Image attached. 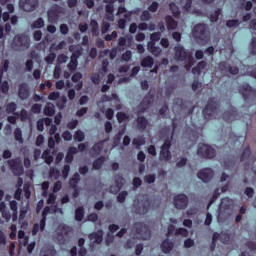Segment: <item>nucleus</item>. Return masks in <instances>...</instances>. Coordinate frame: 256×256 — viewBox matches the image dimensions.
<instances>
[{
    "instance_id": "40",
    "label": "nucleus",
    "mask_w": 256,
    "mask_h": 256,
    "mask_svg": "<svg viewBox=\"0 0 256 256\" xmlns=\"http://www.w3.org/2000/svg\"><path fill=\"white\" fill-rule=\"evenodd\" d=\"M57 255V250H55L54 247H49L46 250H43L40 254V256H56Z\"/></svg>"
},
{
    "instance_id": "37",
    "label": "nucleus",
    "mask_w": 256,
    "mask_h": 256,
    "mask_svg": "<svg viewBox=\"0 0 256 256\" xmlns=\"http://www.w3.org/2000/svg\"><path fill=\"white\" fill-rule=\"evenodd\" d=\"M41 158L44 159V161H45V163H47V165H51V163H53V157L49 153V150H44Z\"/></svg>"
},
{
    "instance_id": "27",
    "label": "nucleus",
    "mask_w": 256,
    "mask_h": 256,
    "mask_svg": "<svg viewBox=\"0 0 256 256\" xmlns=\"http://www.w3.org/2000/svg\"><path fill=\"white\" fill-rule=\"evenodd\" d=\"M49 213V207H45L42 212V219L40 220V231H45L47 225V214Z\"/></svg>"
},
{
    "instance_id": "35",
    "label": "nucleus",
    "mask_w": 256,
    "mask_h": 256,
    "mask_svg": "<svg viewBox=\"0 0 256 256\" xmlns=\"http://www.w3.org/2000/svg\"><path fill=\"white\" fill-rule=\"evenodd\" d=\"M155 96L153 95H146L143 100L140 102L141 105L146 106L148 109L151 107V104L153 103V99Z\"/></svg>"
},
{
    "instance_id": "36",
    "label": "nucleus",
    "mask_w": 256,
    "mask_h": 256,
    "mask_svg": "<svg viewBox=\"0 0 256 256\" xmlns=\"http://www.w3.org/2000/svg\"><path fill=\"white\" fill-rule=\"evenodd\" d=\"M224 167L226 170L233 169L235 167V159L230 157L225 158Z\"/></svg>"
},
{
    "instance_id": "57",
    "label": "nucleus",
    "mask_w": 256,
    "mask_h": 256,
    "mask_svg": "<svg viewBox=\"0 0 256 256\" xmlns=\"http://www.w3.org/2000/svg\"><path fill=\"white\" fill-rule=\"evenodd\" d=\"M157 179V176L155 174H149L144 177L145 183H148L151 185L155 180Z\"/></svg>"
},
{
    "instance_id": "51",
    "label": "nucleus",
    "mask_w": 256,
    "mask_h": 256,
    "mask_svg": "<svg viewBox=\"0 0 256 256\" xmlns=\"http://www.w3.org/2000/svg\"><path fill=\"white\" fill-rule=\"evenodd\" d=\"M118 123H123V121H127L129 119V116L125 112H118L116 114Z\"/></svg>"
},
{
    "instance_id": "38",
    "label": "nucleus",
    "mask_w": 256,
    "mask_h": 256,
    "mask_svg": "<svg viewBox=\"0 0 256 256\" xmlns=\"http://www.w3.org/2000/svg\"><path fill=\"white\" fill-rule=\"evenodd\" d=\"M249 157H251V147L247 146L241 154L240 161H248Z\"/></svg>"
},
{
    "instance_id": "4",
    "label": "nucleus",
    "mask_w": 256,
    "mask_h": 256,
    "mask_svg": "<svg viewBox=\"0 0 256 256\" xmlns=\"http://www.w3.org/2000/svg\"><path fill=\"white\" fill-rule=\"evenodd\" d=\"M132 231H134L135 235L139 236V239H143L144 241L151 239V230L143 222H135Z\"/></svg>"
},
{
    "instance_id": "1",
    "label": "nucleus",
    "mask_w": 256,
    "mask_h": 256,
    "mask_svg": "<svg viewBox=\"0 0 256 256\" xmlns=\"http://www.w3.org/2000/svg\"><path fill=\"white\" fill-rule=\"evenodd\" d=\"M192 35L197 41L202 43V45H207V43H209L211 39L209 27H207V25L203 23L194 26L192 30Z\"/></svg>"
},
{
    "instance_id": "22",
    "label": "nucleus",
    "mask_w": 256,
    "mask_h": 256,
    "mask_svg": "<svg viewBox=\"0 0 256 256\" xmlns=\"http://www.w3.org/2000/svg\"><path fill=\"white\" fill-rule=\"evenodd\" d=\"M136 123L137 128L139 129V131H142V133L146 131L147 127L149 126V120H147L145 116H138L136 118Z\"/></svg>"
},
{
    "instance_id": "19",
    "label": "nucleus",
    "mask_w": 256,
    "mask_h": 256,
    "mask_svg": "<svg viewBox=\"0 0 256 256\" xmlns=\"http://www.w3.org/2000/svg\"><path fill=\"white\" fill-rule=\"evenodd\" d=\"M106 142L107 140H101L99 142H96L93 147L90 148V155L92 157H97L101 155V151H103V145H105Z\"/></svg>"
},
{
    "instance_id": "15",
    "label": "nucleus",
    "mask_w": 256,
    "mask_h": 256,
    "mask_svg": "<svg viewBox=\"0 0 256 256\" xmlns=\"http://www.w3.org/2000/svg\"><path fill=\"white\" fill-rule=\"evenodd\" d=\"M197 177L204 183H209L215 177V171L211 168H204L198 172Z\"/></svg>"
},
{
    "instance_id": "25",
    "label": "nucleus",
    "mask_w": 256,
    "mask_h": 256,
    "mask_svg": "<svg viewBox=\"0 0 256 256\" xmlns=\"http://www.w3.org/2000/svg\"><path fill=\"white\" fill-rule=\"evenodd\" d=\"M165 22H166L168 31H173L177 29V21H175V19H173L171 15H167L165 17Z\"/></svg>"
},
{
    "instance_id": "43",
    "label": "nucleus",
    "mask_w": 256,
    "mask_h": 256,
    "mask_svg": "<svg viewBox=\"0 0 256 256\" xmlns=\"http://www.w3.org/2000/svg\"><path fill=\"white\" fill-rule=\"evenodd\" d=\"M14 115H16L17 117H20L21 121H27V119H29V113L25 109H22L20 113L19 112L14 113Z\"/></svg>"
},
{
    "instance_id": "7",
    "label": "nucleus",
    "mask_w": 256,
    "mask_h": 256,
    "mask_svg": "<svg viewBox=\"0 0 256 256\" xmlns=\"http://www.w3.org/2000/svg\"><path fill=\"white\" fill-rule=\"evenodd\" d=\"M71 233V227L66 224H60L57 228L56 239L60 245H65L67 237Z\"/></svg>"
},
{
    "instance_id": "56",
    "label": "nucleus",
    "mask_w": 256,
    "mask_h": 256,
    "mask_svg": "<svg viewBox=\"0 0 256 256\" xmlns=\"http://www.w3.org/2000/svg\"><path fill=\"white\" fill-rule=\"evenodd\" d=\"M62 139H64V141H72L73 134L71 133V131L66 130L62 133Z\"/></svg>"
},
{
    "instance_id": "23",
    "label": "nucleus",
    "mask_w": 256,
    "mask_h": 256,
    "mask_svg": "<svg viewBox=\"0 0 256 256\" xmlns=\"http://www.w3.org/2000/svg\"><path fill=\"white\" fill-rule=\"evenodd\" d=\"M147 47L148 51L152 53L154 57H161V53H163V51L159 48V46L155 45V42H148Z\"/></svg>"
},
{
    "instance_id": "60",
    "label": "nucleus",
    "mask_w": 256,
    "mask_h": 256,
    "mask_svg": "<svg viewBox=\"0 0 256 256\" xmlns=\"http://www.w3.org/2000/svg\"><path fill=\"white\" fill-rule=\"evenodd\" d=\"M195 245V240L191 239V238H187L184 241V247L185 249H191V247H194Z\"/></svg>"
},
{
    "instance_id": "42",
    "label": "nucleus",
    "mask_w": 256,
    "mask_h": 256,
    "mask_svg": "<svg viewBox=\"0 0 256 256\" xmlns=\"http://www.w3.org/2000/svg\"><path fill=\"white\" fill-rule=\"evenodd\" d=\"M79 181H81V176L79 175V173H75L70 179L71 187L73 188L77 187V184L79 183Z\"/></svg>"
},
{
    "instance_id": "8",
    "label": "nucleus",
    "mask_w": 256,
    "mask_h": 256,
    "mask_svg": "<svg viewBox=\"0 0 256 256\" xmlns=\"http://www.w3.org/2000/svg\"><path fill=\"white\" fill-rule=\"evenodd\" d=\"M169 149H171V140L167 138L160 148V161H171L173 156L171 155V150Z\"/></svg>"
},
{
    "instance_id": "28",
    "label": "nucleus",
    "mask_w": 256,
    "mask_h": 256,
    "mask_svg": "<svg viewBox=\"0 0 256 256\" xmlns=\"http://www.w3.org/2000/svg\"><path fill=\"white\" fill-rule=\"evenodd\" d=\"M169 10L171 11L173 17H175V19H179V17H181V11L179 10V6H177V4H175V2H171L169 4Z\"/></svg>"
},
{
    "instance_id": "47",
    "label": "nucleus",
    "mask_w": 256,
    "mask_h": 256,
    "mask_svg": "<svg viewBox=\"0 0 256 256\" xmlns=\"http://www.w3.org/2000/svg\"><path fill=\"white\" fill-rule=\"evenodd\" d=\"M33 29H43L45 27V21L43 18H38L33 24H32Z\"/></svg>"
},
{
    "instance_id": "13",
    "label": "nucleus",
    "mask_w": 256,
    "mask_h": 256,
    "mask_svg": "<svg viewBox=\"0 0 256 256\" xmlns=\"http://www.w3.org/2000/svg\"><path fill=\"white\" fill-rule=\"evenodd\" d=\"M189 205V197L185 194H177L174 197V207L176 209H187V206Z\"/></svg>"
},
{
    "instance_id": "14",
    "label": "nucleus",
    "mask_w": 256,
    "mask_h": 256,
    "mask_svg": "<svg viewBox=\"0 0 256 256\" xmlns=\"http://www.w3.org/2000/svg\"><path fill=\"white\" fill-rule=\"evenodd\" d=\"M39 5V0H20L19 7L26 11V13H31V11H35L37 6Z\"/></svg>"
},
{
    "instance_id": "33",
    "label": "nucleus",
    "mask_w": 256,
    "mask_h": 256,
    "mask_svg": "<svg viewBox=\"0 0 256 256\" xmlns=\"http://www.w3.org/2000/svg\"><path fill=\"white\" fill-rule=\"evenodd\" d=\"M145 143H146L145 136H140L132 140V144L134 145V147H136V149H139V147H141L142 145H145Z\"/></svg>"
},
{
    "instance_id": "18",
    "label": "nucleus",
    "mask_w": 256,
    "mask_h": 256,
    "mask_svg": "<svg viewBox=\"0 0 256 256\" xmlns=\"http://www.w3.org/2000/svg\"><path fill=\"white\" fill-rule=\"evenodd\" d=\"M115 186H111L110 189L112 193H119L121 189H123V185H125V178L121 175H116L114 180Z\"/></svg>"
},
{
    "instance_id": "41",
    "label": "nucleus",
    "mask_w": 256,
    "mask_h": 256,
    "mask_svg": "<svg viewBox=\"0 0 256 256\" xmlns=\"http://www.w3.org/2000/svg\"><path fill=\"white\" fill-rule=\"evenodd\" d=\"M229 65L226 61H222L218 64V69L221 71V73H229Z\"/></svg>"
},
{
    "instance_id": "26",
    "label": "nucleus",
    "mask_w": 256,
    "mask_h": 256,
    "mask_svg": "<svg viewBox=\"0 0 256 256\" xmlns=\"http://www.w3.org/2000/svg\"><path fill=\"white\" fill-rule=\"evenodd\" d=\"M141 67H147L148 69H151L153 65H155V59L151 56L144 57L140 62Z\"/></svg>"
},
{
    "instance_id": "58",
    "label": "nucleus",
    "mask_w": 256,
    "mask_h": 256,
    "mask_svg": "<svg viewBox=\"0 0 256 256\" xmlns=\"http://www.w3.org/2000/svg\"><path fill=\"white\" fill-rule=\"evenodd\" d=\"M175 235H182V237H187L189 235V231L187 228H178L175 231Z\"/></svg>"
},
{
    "instance_id": "6",
    "label": "nucleus",
    "mask_w": 256,
    "mask_h": 256,
    "mask_svg": "<svg viewBox=\"0 0 256 256\" xmlns=\"http://www.w3.org/2000/svg\"><path fill=\"white\" fill-rule=\"evenodd\" d=\"M197 154L199 155V157H203V159H214L216 152L213 147L205 143H200L198 145Z\"/></svg>"
},
{
    "instance_id": "44",
    "label": "nucleus",
    "mask_w": 256,
    "mask_h": 256,
    "mask_svg": "<svg viewBox=\"0 0 256 256\" xmlns=\"http://www.w3.org/2000/svg\"><path fill=\"white\" fill-rule=\"evenodd\" d=\"M1 92L4 95H7V93H9V82L7 80H4L2 83H0V93Z\"/></svg>"
},
{
    "instance_id": "52",
    "label": "nucleus",
    "mask_w": 256,
    "mask_h": 256,
    "mask_svg": "<svg viewBox=\"0 0 256 256\" xmlns=\"http://www.w3.org/2000/svg\"><path fill=\"white\" fill-rule=\"evenodd\" d=\"M129 193L127 191H122L117 196L118 203H125V199H127V196Z\"/></svg>"
},
{
    "instance_id": "55",
    "label": "nucleus",
    "mask_w": 256,
    "mask_h": 256,
    "mask_svg": "<svg viewBox=\"0 0 256 256\" xmlns=\"http://www.w3.org/2000/svg\"><path fill=\"white\" fill-rule=\"evenodd\" d=\"M157 9H159V2L154 1L148 6V11L151 13H157Z\"/></svg>"
},
{
    "instance_id": "29",
    "label": "nucleus",
    "mask_w": 256,
    "mask_h": 256,
    "mask_svg": "<svg viewBox=\"0 0 256 256\" xmlns=\"http://www.w3.org/2000/svg\"><path fill=\"white\" fill-rule=\"evenodd\" d=\"M59 21V13L57 10L51 9L48 11V22L49 23H57Z\"/></svg>"
},
{
    "instance_id": "54",
    "label": "nucleus",
    "mask_w": 256,
    "mask_h": 256,
    "mask_svg": "<svg viewBox=\"0 0 256 256\" xmlns=\"http://www.w3.org/2000/svg\"><path fill=\"white\" fill-rule=\"evenodd\" d=\"M141 21H151V13L149 10H144L140 16Z\"/></svg>"
},
{
    "instance_id": "30",
    "label": "nucleus",
    "mask_w": 256,
    "mask_h": 256,
    "mask_svg": "<svg viewBox=\"0 0 256 256\" xmlns=\"http://www.w3.org/2000/svg\"><path fill=\"white\" fill-rule=\"evenodd\" d=\"M104 164H105V158L104 156H100L96 160H94L92 164V169H94L95 171H99V169H101Z\"/></svg>"
},
{
    "instance_id": "49",
    "label": "nucleus",
    "mask_w": 256,
    "mask_h": 256,
    "mask_svg": "<svg viewBox=\"0 0 256 256\" xmlns=\"http://www.w3.org/2000/svg\"><path fill=\"white\" fill-rule=\"evenodd\" d=\"M14 137L18 141V143H23V132L21 131V128L15 129Z\"/></svg>"
},
{
    "instance_id": "59",
    "label": "nucleus",
    "mask_w": 256,
    "mask_h": 256,
    "mask_svg": "<svg viewBox=\"0 0 256 256\" xmlns=\"http://www.w3.org/2000/svg\"><path fill=\"white\" fill-rule=\"evenodd\" d=\"M77 125H79V120L74 119L67 123V129L73 131V129H77Z\"/></svg>"
},
{
    "instance_id": "34",
    "label": "nucleus",
    "mask_w": 256,
    "mask_h": 256,
    "mask_svg": "<svg viewBox=\"0 0 256 256\" xmlns=\"http://www.w3.org/2000/svg\"><path fill=\"white\" fill-rule=\"evenodd\" d=\"M44 115L53 117L55 115V106L53 104L46 105L44 108Z\"/></svg>"
},
{
    "instance_id": "16",
    "label": "nucleus",
    "mask_w": 256,
    "mask_h": 256,
    "mask_svg": "<svg viewBox=\"0 0 256 256\" xmlns=\"http://www.w3.org/2000/svg\"><path fill=\"white\" fill-rule=\"evenodd\" d=\"M222 117L226 123H233V121L237 120L239 117V112H237V108L231 106L229 110H226Z\"/></svg>"
},
{
    "instance_id": "17",
    "label": "nucleus",
    "mask_w": 256,
    "mask_h": 256,
    "mask_svg": "<svg viewBox=\"0 0 256 256\" xmlns=\"http://www.w3.org/2000/svg\"><path fill=\"white\" fill-rule=\"evenodd\" d=\"M79 55H81V51L77 50L76 52H73L70 57V63L67 65L68 70L70 73H75L77 71V67L79 66Z\"/></svg>"
},
{
    "instance_id": "32",
    "label": "nucleus",
    "mask_w": 256,
    "mask_h": 256,
    "mask_svg": "<svg viewBox=\"0 0 256 256\" xmlns=\"http://www.w3.org/2000/svg\"><path fill=\"white\" fill-rule=\"evenodd\" d=\"M84 218H85V208L83 206H80L75 210V220L81 222L83 221Z\"/></svg>"
},
{
    "instance_id": "48",
    "label": "nucleus",
    "mask_w": 256,
    "mask_h": 256,
    "mask_svg": "<svg viewBox=\"0 0 256 256\" xmlns=\"http://www.w3.org/2000/svg\"><path fill=\"white\" fill-rule=\"evenodd\" d=\"M220 241L221 243H223L224 245H229L230 241H231V235H229V233H222L220 235Z\"/></svg>"
},
{
    "instance_id": "62",
    "label": "nucleus",
    "mask_w": 256,
    "mask_h": 256,
    "mask_svg": "<svg viewBox=\"0 0 256 256\" xmlns=\"http://www.w3.org/2000/svg\"><path fill=\"white\" fill-rule=\"evenodd\" d=\"M50 177H55V179H59V177H61V171L53 167L50 168Z\"/></svg>"
},
{
    "instance_id": "64",
    "label": "nucleus",
    "mask_w": 256,
    "mask_h": 256,
    "mask_svg": "<svg viewBox=\"0 0 256 256\" xmlns=\"http://www.w3.org/2000/svg\"><path fill=\"white\" fill-rule=\"evenodd\" d=\"M41 107V104H33L31 107L32 113L39 115V113H41Z\"/></svg>"
},
{
    "instance_id": "39",
    "label": "nucleus",
    "mask_w": 256,
    "mask_h": 256,
    "mask_svg": "<svg viewBox=\"0 0 256 256\" xmlns=\"http://www.w3.org/2000/svg\"><path fill=\"white\" fill-rule=\"evenodd\" d=\"M74 140L78 143H82V141H85V132L82 130H77L74 134Z\"/></svg>"
},
{
    "instance_id": "63",
    "label": "nucleus",
    "mask_w": 256,
    "mask_h": 256,
    "mask_svg": "<svg viewBox=\"0 0 256 256\" xmlns=\"http://www.w3.org/2000/svg\"><path fill=\"white\" fill-rule=\"evenodd\" d=\"M226 27H229V29L233 27H239V20H228L226 22Z\"/></svg>"
},
{
    "instance_id": "50",
    "label": "nucleus",
    "mask_w": 256,
    "mask_h": 256,
    "mask_svg": "<svg viewBox=\"0 0 256 256\" xmlns=\"http://www.w3.org/2000/svg\"><path fill=\"white\" fill-rule=\"evenodd\" d=\"M69 173H71V166L69 164H65L62 169V177L67 179L69 177Z\"/></svg>"
},
{
    "instance_id": "20",
    "label": "nucleus",
    "mask_w": 256,
    "mask_h": 256,
    "mask_svg": "<svg viewBox=\"0 0 256 256\" xmlns=\"http://www.w3.org/2000/svg\"><path fill=\"white\" fill-rule=\"evenodd\" d=\"M18 97L22 100L25 101L29 99V86L27 83H21L18 88Z\"/></svg>"
},
{
    "instance_id": "10",
    "label": "nucleus",
    "mask_w": 256,
    "mask_h": 256,
    "mask_svg": "<svg viewBox=\"0 0 256 256\" xmlns=\"http://www.w3.org/2000/svg\"><path fill=\"white\" fill-rule=\"evenodd\" d=\"M151 207V200L146 199L144 201L134 202V209L137 215H147Z\"/></svg>"
},
{
    "instance_id": "21",
    "label": "nucleus",
    "mask_w": 256,
    "mask_h": 256,
    "mask_svg": "<svg viewBox=\"0 0 256 256\" xmlns=\"http://www.w3.org/2000/svg\"><path fill=\"white\" fill-rule=\"evenodd\" d=\"M90 241H93L96 245H101L103 243V230H98L89 234Z\"/></svg>"
},
{
    "instance_id": "2",
    "label": "nucleus",
    "mask_w": 256,
    "mask_h": 256,
    "mask_svg": "<svg viewBox=\"0 0 256 256\" xmlns=\"http://www.w3.org/2000/svg\"><path fill=\"white\" fill-rule=\"evenodd\" d=\"M31 47L29 36L25 34H18L13 38L12 49L14 51H25Z\"/></svg>"
},
{
    "instance_id": "12",
    "label": "nucleus",
    "mask_w": 256,
    "mask_h": 256,
    "mask_svg": "<svg viewBox=\"0 0 256 256\" xmlns=\"http://www.w3.org/2000/svg\"><path fill=\"white\" fill-rule=\"evenodd\" d=\"M174 51H175L174 57L176 61H189V59H191V54H189V52L185 50L183 45L175 46Z\"/></svg>"
},
{
    "instance_id": "46",
    "label": "nucleus",
    "mask_w": 256,
    "mask_h": 256,
    "mask_svg": "<svg viewBox=\"0 0 256 256\" xmlns=\"http://www.w3.org/2000/svg\"><path fill=\"white\" fill-rule=\"evenodd\" d=\"M55 59H57V54L55 52H51L48 56L45 57V62L48 65H53Z\"/></svg>"
},
{
    "instance_id": "31",
    "label": "nucleus",
    "mask_w": 256,
    "mask_h": 256,
    "mask_svg": "<svg viewBox=\"0 0 256 256\" xmlns=\"http://www.w3.org/2000/svg\"><path fill=\"white\" fill-rule=\"evenodd\" d=\"M90 26L93 37H99V22H97L95 19H92L90 21Z\"/></svg>"
},
{
    "instance_id": "9",
    "label": "nucleus",
    "mask_w": 256,
    "mask_h": 256,
    "mask_svg": "<svg viewBox=\"0 0 256 256\" xmlns=\"http://www.w3.org/2000/svg\"><path fill=\"white\" fill-rule=\"evenodd\" d=\"M8 165L16 177H19L25 173V170L23 168V163L19 158L8 160Z\"/></svg>"
},
{
    "instance_id": "53",
    "label": "nucleus",
    "mask_w": 256,
    "mask_h": 256,
    "mask_svg": "<svg viewBox=\"0 0 256 256\" xmlns=\"http://www.w3.org/2000/svg\"><path fill=\"white\" fill-rule=\"evenodd\" d=\"M150 43H157V41L161 40V32H154L150 35Z\"/></svg>"
},
{
    "instance_id": "3",
    "label": "nucleus",
    "mask_w": 256,
    "mask_h": 256,
    "mask_svg": "<svg viewBox=\"0 0 256 256\" xmlns=\"http://www.w3.org/2000/svg\"><path fill=\"white\" fill-rule=\"evenodd\" d=\"M219 112V104L215 101V98H210L202 113L204 115V119H215L217 117V113Z\"/></svg>"
},
{
    "instance_id": "45",
    "label": "nucleus",
    "mask_w": 256,
    "mask_h": 256,
    "mask_svg": "<svg viewBox=\"0 0 256 256\" xmlns=\"http://www.w3.org/2000/svg\"><path fill=\"white\" fill-rule=\"evenodd\" d=\"M6 111L7 113H13L15 115V111H17V104L15 102H10L6 105Z\"/></svg>"
},
{
    "instance_id": "61",
    "label": "nucleus",
    "mask_w": 256,
    "mask_h": 256,
    "mask_svg": "<svg viewBox=\"0 0 256 256\" xmlns=\"http://www.w3.org/2000/svg\"><path fill=\"white\" fill-rule=\"evenodd\" d=\"M250 55H256V38L253 37L250 44Z\"/></svg>"
},
{
    "instance_id": "5",
    "label": "nucleus",
    "mask_w": 256,
    "mask_h": 256,
    "mask_svg": "<svg viewBox=\"0 0 256 256\" xmlns=\"http://www.w3.org/2000/svg\"><path fill=\"white\" fill-rule=\"evenodd\" d=\"M239 93H241L244 101H256V89L251 85L245 83L239 86Z\"/></svg>"
},
{
    "instance_id": "11",
    "label": "nucleus",
    "mask_w": 256,
    "mask_h": 256,
    "mask_svg": "<svg viewBox=\"0 0 256 256\" xmlns=\"http://www.w3.org/2000/svg\"><path fill=\"white\" fill-rule=\"evenodd\" d=\"M174 105L180 109V111H187V108L190 107L187 111L188 115H193L195 111V106L190 101H185L182 98H176L174 100Z\"/></svg>"
},
{
    "instance_id": "24",
    "label": "nucleus",
    "mask_w": 256,
    "mask_h": 256,
    "mask_svg": "<svg viewBox=\"0 0 256 256\" xmlns=\"http://www.w3.org/2000/svg\"><path fill=\"white\" fill-rule=\"evenodd\" d=\"M173 247H175V244L173 243V241H170L169 239H165L161 243V249L163 253H171V251H173Z\"/></svg>"
}]
</instances>
